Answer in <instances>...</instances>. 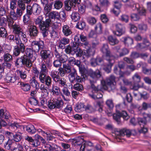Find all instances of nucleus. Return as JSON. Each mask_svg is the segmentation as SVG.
<instances>
[{
	"mask_svg": "<svg viewBox=\"0 0 151 151\" xmlns=\"http://www.w3.org/2000/svg\"><path fill=\"white\" fill-rule=\"evenodd\" d=\"M137 11L140 16H145V15L146 10L142 6H140Z\"/></svg>",
	"mask_w": 151,
	"mask_h": 151,
	"instance_id": "61",
	"label": "nucleus"
},
{
	"mask_svg": "<svg viewBox=\"0 0 151 151\" xmlns=\"http://www.w3.org/2000/svg\"><path fill=\"white\" fill-rule=\"evenodd\" d=\"M95 51L91 48L84 50V55L87 58L93 55L94 54Z\"/></svg>",
	"mask_w": 151,
	"mask_h": 151,
	"instance_id": "28",
	"label": "nucleus"
},
{
	"mask_svg": "<svg viewBox=\"0 0 151 151\" xmlns=\"http://www.w3.org/2000/svg\"><path fill=\"white\" fill-rule=\"evenodd\" d=\"M107 60L108 61L109 63L107 65H104L103 69L106 72L109 73L111 71V67L114 63L115 61L114 58L107 59Z\"/></svg>",
	"mask_w": 151,
	"mask_h": 151,
	"instance_id": "17",
	"label": "nucleus"
},
{
	"mask_svg": "<svg viewBox=\"0 0 151 151\" xmlns=\"http://www.w3.org/2000/svg\"><path fill=\"white\" fill-rule=\"evenodd\" d=\"M62 32L64 35L66 37L70 35L72 33L71 28L67 25L63 27Z\"/></svg>",
	"mask_w": 151,
	"mask_h": 151,
	"instance_id": "19",
	"label": "nucleus"
},
{
	"mask_svg": "<svg viewBox=\"0 0 151 151\" xmlns=\"http://www.w3.org/2000/svg\"><path fill=\"white\" fill-rule=\"evenodd\" d=\"M137 132L134 129L130 130L126 128L123 129L119 131H117L116 134L120 136H124L126 135L127 136L129 137L131 135H134Z\"/></svg>",
	"mask_w": 151,
	"mask_h": 151,
	"instance_id": "6",
	"label": "nucleus"
},
{
	"mask_svg": "<svg viewBox=\"0 0 151 151\" xmlns=\"http://www.w3.org/2000/svg\"><path fill=\"white\" fill-rule=\"evenodd\" d=\"M35 60H32V59L27 58L24 55L18 58L16 60V63L18 65H24L27 67L30 68L32 66V63Z\"/></svg>",
	"mask_w": 151,
	"mask_h": 151,
	"instance_id": "2",
	"label": "nucleus"
},
{
	"mask_svg": "<svg viewBox=\"0 0 151 151\" xmlns=\"http://www.w3.org/2000/svg\"><path fill=\"white\" fill-rule=\"evenodd\" d=\"M46 85L45 84H41L40 85V88L41 90V93H43L45 94H47L48 93L47 89L49 87L47 86H46Z\"/></svg>",
	"mask_w": 151,
	"mask_h": 151,
	"instance_id": "36",
	"label": "nucleus"
},
{
	"mask_svg": "<svg viewBox=\"0 0 151 151\" xmlns=\"http://www.w3.org/2000/svg\"><path fill=\"white\" fill-rule=\"evenodd\" d=\"M130 6L133 10H137V11L139 9L141 6L138 4H134L133 1H132Z\"/></svg>",
	"mask_w": 151,
	"mask_h": 151,
	"instance_id": "49",
	"label": "nucleus"
},
{
	"mask_svg": "<svg viewBox=\"0 0 151 151\" xmlns=\"http://www.w3.org/2000/svg\"><path fill=\"white\" fill-rule=\"evenodd\" d=\"M22 138V133L20 132H18L15 134L13 135V139L14 141L16 142L20 141Z\"/></svg>",
	"mask_w": 151,
	"mask_h": 151,
	"instance_id": "34",
	"label": "nucleus"
},
{
	"mask_svg": "<svg viewBox=\"0 0 151 151\" xmlns=\"http://www.w3.org/2000/svg\"><path fill=\"white\" fill-rule=\"evenodd\" d=\"M42 18L39 16L36 18L35 20V24H39L41 33L43 37L45 38L46 37L49 32V29L51 24L50 19H47L45 21H42Z\"/></svg>",
	"mask_w": 151,
	"mask_h": 151,
	"instance_id": "1",
	"label": "nucleus"
},
{
	"mask_svg": "<svg viewBox=\"0 0 151 151\" xmlns=\"http://www.w3.org/2000/svg\"><path fill=\"white\" fill-rule=\"evenodd\" d=\"M51 52L49 50H42L40 52V55L42 59L47 64H49L50 62V57Z\"/></svg>",
	"mask_w": 151,
	"mask_h": 151,
	"instance_id": "5",
	"label": "nucleus"
},
{
	"mask_svg": "<svg viewBox=\"0 0 151 151\" xmlns=\"http://www.w3.org/2000/svg\"><path fill=\"white\" fill-rule=\"evenodd\" d=\"M45 148L47 151H58L57 146L53 144H46L45 145Z\"/></svg>",
	"mask_w": 151,
	"mask_h": 151,
	"instance_id": "23",
	"label": "nucleus"
},
{
	"mask_svg": "<svg viewBox=\"0 0 151 151\" xmlns=\"http://www.w3.org/2000/svg\"><path fill=\"white\" fill-rule=\"evenodd\" d=\"M29 35L31 37H35L37 35L38 33L37 27L35 25H31L28 28Z\"/></svg>",
	"mask_w": 151,
	"mask_h": 151,
	"instance_id": "16",
	"label": "nucleus"
},
{
	"mask_svg": "<svg viewBox=\"0 0 151 151\" xmlns=\"http://www.w3.org/2000/svg\"><path fill=\"white\" fill-rule=\"evenodd\" d=\"M23 0H18L17 1V4L19 9L24 10L25 9V4Z\"/></svg>",
	"mask_w": 151,
	"mask_h": 151,
	"instance_id": "40",
	"label": "nucleus"
},
{
	"mask_svg": "<svg viewBox=\"0 0 151 151\" xmlns=\"http://www.w3.org/2000/svg\"><path fill=\"white\" fill-rule=\"evenodd\" d=\"M76 50L74 49L72 47H70L69 45L68 46L65 48V51L66 53L67 54H71L72 55L74 54V52Z\"/></svg>",
	"mask_w": 151,
	"mask_h": 151,
	"instance_id": "38",
	"label": "nucleus"
},
{
	"mask_svg": "<svg viewBox=\"0 0 151 151\" xmlns=\"http://www.w3.org/2000/svg\"><path fill=\"white\" fill-rule=\"evenodd\" d=\"M7 33L6 29L3 27L0 28V36L6 37L7 36Z\"/></svg>",
	"mask_w": 151,
	"mask_h": 151,
	"instance_id": "47",
	"label": "nucleus"
},
{
	"mask_svg": "<svg viewBox=\"0 0 151 151\" xmlns=\"http://www.w3.org/2000/svg\"><path fill=\"white\" fill-rule=\"evenodd\" d=\"M13 32L16 35L19 36L23 32L20 26L17 24L13 26Z\"/></svg>",
	"mask_w": 151,
	"mask_h": 151,
	"instance_id": "27",
	"label": "nucleus"
},
{
	"mask_svg": "<svg viewBox=\"0 0 151 151\" xmlns=\"http://www.w3.org/2000/svg\"><path fill=\"white\" fill-rule=\"evenodd\" d=\"M63 67L65 72L67 73H69L68 76L69 79H72L74 75L76 73V70L74 68H71L68 64H63Z\"/></svg>",
	"mask_w": 151,
	"mask_h": 151,
	"instance_id": "8",
	"label": "nucleus"
},
{
	"mask_svg": "<svg viewBox=\"0 0 151 151\" xmlns=\"http://www.w3.org/2000/svg\"><path fill=\"white\" fill-rule=\"evenodd\" d=\"M18 79V76L16 75L10 76L9 75H6V81L8 83H14Z\"/></svg>",
	"mask_w": 151,
	"mask_h": 151,
	"instance_id": "21",
	"label": "nucleus"
},
{
	"mask_svg": "<svg viewBox=\"0 0 151 151\" xmlns=\"http://www.w3.org/2000/svg\"><path fill=\"white\" fill-rule=\"evenodd\" d=\"M45 81V84L48 87H50L52 84V79L49 76H47Z\"/></svg>",
	"mask_w": 151,
	"mask_h": 151,
	"instance_id": "50",
	"label": "nucleus"
},
{
	"mask_svg": "<svg viewBox=\"0 0 151 151\" xmlns=\"http://www.w3.org/2000/svg\"><path fill=\"white\" fill-rule=\"evenodd\" d=\"M101 51L104 54H105L106 57H108V59L114 58V57L111 54L108 45L106 44L103 45L101 49Z\"/></svg>",
	"mask_w": 151,
	"mask_h": 151,
	"instance_id": "10",
	"label": "nucleus"
},
{
	"mask_svg": "<svg viewBox=\"0 0 151 151\" xmlns=\"http://www.w3.org/2000/svg\"><path fill=\"white\" fill-rule=\"evenodd\" d=\"M15 40V42L17 45L15 47L18 48L20 50V51L21 52V53L24 52L25 50V46L24 44L22 42L20 37H16Z\"/></svg>",
	"mask_w": 151,
	"mask_h": 151,
	"instance_id": "14",
	"label": "nucleus"
},
{
	"mask_svg": "<svg viewBox=\"0 0 151 151\" xmlns=\"http://www.w3.org/2000/svg\"><path fill=\"white\" fill-rule=\"evenodd\" d=\"M68 58V56L65 54H63L61 55L58 59L62 63L66 62Z\"/></svg>",
	"mask_w": 151,
	"mask_h": 151,
	"instance_id": "63",
	"label": "nucleus"
},
{
	"mask_svg": "<svg viewBox=\"0 0 151 151\" xmlns=\"http://www.w3.org/2000/svg\"><path fill=\"white\" fill-rule=\"evenodd\" d=\"M40 70L41 71L40 73H46L48 71L47 67L44 63L41 64Z\"/></svg>",
	"mask_w": 151,
	"mask_h": 151,
	"instance_id": "55",
	"label": "nucleus"
},
{
	"mask_svg": "<svg viewBox=\"0 0 151 151\" xmlns=\"http://www.w3.org/2000/svg\"><path fill=\"white\" fill-rule=\"evenodd\" d=\"M129 52V50L126 47H123L121 49L119 53V56L121 57L128 54Z\"/></svg>",
	"mask_w": 151,
	"mask_h": 151,
	"instance_id": "35",
	"label": "nucleus"
},
{
	"mask_svg": "<svg viewBox=\"0 0 151 151\" xmlns=\"http://www.w3.org/2000/svg\"><path fill=\"white\" fill-rule=\"evenodd\" d=\"M3 57L4 60L6 62H10L12 60V56L8 53H5Z\"/></svg>",
	"mask_w": 151,
	"mask_h": 151,
	"instance_id": "48",
	"label": "nucleus"
},
{
	"mask_svg": "<svg viewBox=\"0 0 151 151\" xmlns=\"http://www.w3.org/2000/svg\"><path fill=\"white\" fill-rule=\"evenodd\" d=\"M51 6H50L48 4L45 6L44 9V14L45 15L46 17H48L50 14V11L51 10Z\"/></svg>",
	"mask_w": 151,
	"mask_h": 151,
	"instance_id": "32",
	"label": "nucleus"
},
{
	"mask_svg": "<svg viewBox=\"0 0 151 151\" xmlns=\"http://www.w3.org/2000/svg\"><path fill=\"white\" fill-rule=\"evenodd\" d=\"M89 75L91 78L94 80L93 81L92 80H91L93 82H96V80L100 78L101 76V72L98 69L96 70L95 71L91 70L89 73Z\"/></svg>",
	"mask_w": 151,
	"mask_h": 151,
	"instance_id": "11",
	"label": "nucleus"
},
{
	"mask_svg": "<svg viewBox=\"0 0 151 151\" xmlns=\"http://www.w3.org/2000/svg\"><path fill=\"white\" fill-rule=\"evenodd\" d=\"M86 77V75L85 74H81V76L78 75L76 70V73L74 75L73 78H72V79H69V80L71 83H73L75 81L80 83L84 81Z\"/></svg>",
	"mask_w": 151,
	"mask_h": 151,
	"instance_id": "9",
	"label": "nucleus"
},
{
	"mask_svg": "<svg viewBox=\"0 0 151 151\" xmlns=\"http://www.w3.org/2000/svg\"><path fill=\"white\" fill-rule=\"evenodd\" d=\"M46 76L45 73H39V78L41 82L42 83H44Z\"/></svg>",
	"mask_w": 151,
	"mask_h": 151,
	"instance_id": "60",
	"label": "nucleus"
},
{
	"mask_svg": "<svg viewBox=\"0 0 151 151\" xmlns=\"http://www.w3.org/2000/svg\"><path fill=\"white\" fill-rule=\"evenodd\" d=\"M20 127L21 128H22L24 129H25L26 131L30 134H34L36 132V130L34 126L31 124L22 126Z\"/></svg>",
	"mask_w": 151,
	"mask_h": 151,
	"instance_id": "18",
	"label": "nucleus"
},
{
	"mask_svg": "<svg viewBox=\"0 0 151 151\" xmlns=\"http://www.w3.org/2000/svg\"><path fill=\"white\" fill-rule=\"evenodd\" d=\"M71 18L74 22H76L80 19L79 14L76 12L73 13L71 14Z\"/></svg>",
	"mask_w": 151,
	"mask_h": 151,
	"instance_id": "52",
	"label": "nucleus"
},
{
	"mask_svg": "<svg viewBox=\"0 0 151 151\" xmlns=\"http://www.w3.org/2000/svg\"><path fill=\"white\" fill-rule=\"evenodd\" d=\"M150 43L149 41L146 39H145L143 42L142 43H138L137 45V47L139 49H143L146 48L149 46Z\"/></svg>",
	"mask_w": 151,
	"mask_h": 151,
	"instance_id": "22",
	"label": "nucleus"
},
{
	"mask_svg": "<svg viewBox=\"0 0 151 151\" xmlns=\"http://www.w3.org/2000/svg\"><path fill=\"white\" fill-rule=\"evenodd\" d=\"M115 77L113 75H111L106 80V83L108 86L114 85L115 83Z\"/></svg>",
	"mask_w": 151,
	"mask_h": 151,
	"instance_id": "30",
	"label": "nucleus"
},
{
	"mask_svg": "<svg viewBox=\"0 0 151 151\" xmlns=\"http://www.w3.org/2000/svg\"><path fill=\"white\" fill-rule=\"evenodd\" d=\"M84 106L83 104L81 103H78L76 104L75 110L76 112H80L84 109Z\"/></svg>",
	"mask_w": 151,
	"mask_h": 151,
	"instance_id": "37",
	"label": "nucleus"
},
{
	"mask_svg": "<svg viewBox=\"0 0 151 151\" xmlns=\"http://www.w3.org/2000/svg\"><path fill=\"white\" fill-rule=\"evenodd\" d=\"M32 47L34 51L38 52L40 50H42L45 48L44 42L42 41H33L32 42Z\"/></svg>",
	"mask_w": 151,
	"mask_h": 151,
	"instance_id": "4",
	"label": "nucleus"
},
{
	"mask_svg": "<svg viewBox=\"0 0 151 151\" xmlns=\"http://www.w3.org/2000/svg\"><path fill=\"white\" fill-rule=\"evenodd\" d=\"M63 5V3L60 1L56 0L54 4L55 8L57 9H59L61 8Z\"/></svg>",
	"mask_w": 151,
	"mask_h": 151,
	"instance_id": "51",
	"label": "nucleus"
},
{
	"mask_svg": "<svg viewBox=\"0 0 151 151\" xmlns=\"http://www.w3.org/2000/svg\"><path fill=\"white\" fill-rule=\"evenodd\" d=\"M119 20L122 22L127 23L129 22V17L127 15L125 14H122L120 16Z\"/></svg>",
	"mask_w": 151,
	"mask_h": 151,
	"instance_id": "45",
	"label": "nucleus"
},
{
	"mask_svg": "<svg viewBox=\"0 0 151 151\" xmlns=\"http://www.w3.org/2000/svg\"><path fill=\"white\" fill-rule=\"evenodd\" d=\"M17 75L22 78L24 79L26 78L27 75L26 72L22 70H17L16 71Z\"/></svg>",
	"mask_w": 151,
	"mask_h": 151,
	"instance_id": "43",
	"label": "nucleus"
},
{
	"mask_svg": "<svg viewBox=\"0 0 151 151\" xmlns=\"http://www.w3.org/2000/svg\"><path fill=\"white\" fill-rule=\"evenodd\" d=\"M69 40L65 37H63L61 39L59 42V46L61 49H63L65 47V45L68 43Z\"/></svg>",
	"mask_w": 151,
	"mask_h": 151,
	"instance_id": "25",
	"label": "nucleus"
},
{
	"mask_svg": "<svg viewBox=\"0 0 151 151\" xmlns=\"http://www.w3.org/2000/svg\"><path fill=\"white\" fill-rule=\"evenodd\" d=\"M150 105V104L147 103L145 102H143L142 104V108L139 107L138 109L139 110H147L148 108H149Z\"/></svg>",
	"mask_w": 151,
	"mask_h": 151,
	"instance_id": "56",
	"label": "nucleus"
},
{
	"mask_svg": "<svg viewBox=\"0 0 151 151\" xmlns=\"http://www.w3.org/2000/svg\"><path fill=\"white\" fill-rule=\"evenodd\" d=\"M83 139L79 138L73 139L72 141V143L76 146H81L80 147V151H83L85 150V146L83 144Z\"/></svg>",
	"mask_w": 151,
	"mask_h": 151,
	"instance_id": "12",
	"label": "nucleus"
},
{
	"mask_svg": "<svg viewBox=\"0 0 151 151\" xmlns=\"http://www.w3.org/2000/svg\"><path fill=\"white\" fill-rule=\"evenodd\" d=\"M98 60L100 62H102V59L99 57H97L96 58L92 59L91 60V64L93 66H96L97 65L96 60Z\"/></svg>",
	"mask_w": 151,
	"mask_h": 151,
	"instance_id": "42",
	"label": "nucleus"
},
{
	"mask_svg": "<svg viewBox=\"0 0 151 151\" xmlns=\"http://www.w3.org/2000/svg\"><path fill=\"white\" fill-rule=\"evenodd\" d=\"M122 39L124 44L127 46L131 45L133 43V39L129 37H123Z\"/></svg>",
	"mask_w": 151,
	"mask_h": 151,
	"instance_id": "26",
	"label": "nucleus"
},
{
	"mask_svg": "<svg viewBox=\"0 0 151 151\" xmlns=\"http://www.w3.org/2000/svg\"><path fill=\"white\" fill-rule=\"evenodd\" d=\"M86 24L84 22L81 21L78 22L76 25V27L80 29H83L85 27Z\"/></svg>",
	"mask_w": 151,
	"mask_h": 151,
	"instance_id": "57",
	"label": "nucleus"
},
{
	"mask_svg": "<svg viewBox=\"0 0 151 151\" xmlns=\"http://www.w3.org/2000/svg\"><path fill=\"white\" fill-rule=\"evenodd\" d=\"M33 50L32 49L30 48H27L26 50V54L27 56L29 58L32 59V60H35L36 58L33 55Z\"/></svg>",
	"mask_w": 151,
	"mask_h": 151,
	"instance_id": "24",
	"label": "nucleus"
},
{
	"mask_svg": "<svg viewBox=\"0 0 151 151\" xmlns=\"http://www.w3.org/2000/svg\"><path fill=\"white\" fill-rule=\"evenodd\" d=\"M52 90L53 93L54 95L58 96L60 93V91L59 88L56 86L52 87Z\"/></svg>",
	"mask_w": 151,
	"mask_h": 151,
	"instance_id": "53",
	"label": "nucleus"
},
{
	"mask_svg": "<svg viewBox=\"0 0 151 151\" xmlns=\"http://www.w3.org/2000/svg\"><path fill=\"white\" fill-rule=\"evenodd\" d=\"M9 125L12 128L14 129V130H17L18 128H21L20 127L22 126H20L18 123L16 122L13 123H9Z\"/></svg>",
	"mask_w": 151,
	"mask_h": 151,
	"instance_id": "46",
	"label": "nucleus"
},
{
	"mask_svg": "<svg viewBox=\"0 0 151 151\" xmlns=\"http://www.w3.org/2000/svg\"><path fill=\"white\" fill-rule=\"evenodd\" d=\"M57 71H52L51 72L50 74V76L55 82L58 81V79L60 77L57 74Z\"/></svg>",
	"mask_w": 151,
	"mask_h": 151,
	"instance_id": "44",
	"label": "nucleus"
},
{
	"mask_svg": "<svg viewBox=\"0 0 151 151\" xmlns=\"http://www.w3.org/2000/svg\"><path fill=\"white\" fill-rule=\"evenodd\" d=\"M90 81L91 84V87L93 89L92 92L93 93H96L101 90L100 88L99 87V86H98L97 87L93 83V82H92V80H91V79L90 80Z\"/></svg>",
	"mask_w": 151,
	"mask_h": 151,
	"instance_id": "39",
	"label": "nucleus"
},
{
	"mask_svg": "<svg viewBox=\"0 0 151 151\" xmlns=\"http://www.w3.org/2000/svg\"><path fill=\"white\" fill-rule=\"evenodd\" d=\"M81 2V0H66L65 1V9L67 11L70 10L72 7H75L76 4H79Z\"/></svg>",
	"mask_w": 151,
	"mask_h": 151,
	"instance_id": "7",
	"label": "nucleus"
},
{
	"mask_svg": "<svg viewBox=\"0 0 151 151\" xmlns=\"http://www.w3.org/2000/svg\"><path fill=\"white\" fill-rule=\"evenodd\" d=\"M130 57L133 59H135L140 57V54L136 52H132L131 53Z\"/></svg>",
	"mask_w": 151,
	"mask_h": 151,
	"instance_id": "64",
	"label": "nucleus"
},
{
	"mask_svg": "<svg viewBox=\"0 0 151 151\" xmlns=\"http://www.w3.org/2000/svg\"><path fill=\"white\" fill-rule=\"evenodd\" d=\"M33 14L35 15L39 14L41 12V8L40 6L37 4H34L32 5Z\"/></svg>",
	"mask_w": 151,
	"mask_h": 151,
	"instance_id": "20",
	"label": "nucleus"
},
{
	"mask_svg": "<svg viewBox=\"0 0 151 151\" xmlns=\"http://www.w3.org/2000/svg\"><path fill=\"white\" fill-rule=\"evenodd\" d=\"M108 39L109 43L111 45H115L119 43V41L116 38L112 36H109Z\"/></svg>",
	"mask_w": 151,
	"mask_h": 151,
	"instance_id": "29",
	"label": "nucleus"
},
{
	"mask_svg": "<svg viewBox=\"0 0 151 151\" xmlns=\"http://www.w3.org/2000/svg\"><path fill=\"white\" fill-rule=\"evenodd\" d=\"M48 18L50 19L51 18L52 19H54V21L56 23H60V15L56 12H51Z\"/></svg>",
	"mask_w": 151,
	"mask_h": 151,
	"instance_id": "15",
	"label": "nucleus"
},
{
	"mask_svg": "<svg viewBox=\"0 0 151 151\" xmlns=\"http://www.w3.org/2000/svg\"><path fill=\"white\" fill-rule=\"evenodd\" d=\"M35 77H33L32 79L30 81L31 85L34 87H37V86H39V84L35 79Z\"/></svg>",
	"mask_w": 151,
	"mask_h": 151,
	"instance_id": "54",
	"label": "nucleus"
},
{
	"mask_svg": "<svg viewBox=\"0 0 151 151\" xmlns=\"http://www.w3.org/2000/svg\"><path fill=\"white\" fill-rule=\"evenodd\" d=\"M134 84H138L140 82L141 77L137 73H135L132 78Z\"/></svg>",
	"mask_w": 151,
	"mask_h": 151,
	"instance_id": "33",
	"label": "nucleus"
},
{
	"mask_svg": "<svg viewBox=\"0 0 151 151\" xmlns=\"http://www.w3.org/2000/svg\"><path fill=\"white\" fill-rule=\"evenodd\" d=\"M55 105V108H59L62 107L63 104V102L62 100H54V103Z\"/></svg>",
	"mask_w": 151,
	"mask_h": 151,
	"instance_id": "41",
	"label": "nucleus"
},
{
	"mask_svg": "<svg viewBox=\"0 0 151 151\" xmlns=\"http://www.w3.org/2000/svg\"><path fill=\"white\" fill-rule=\"evenodd\" d=\"M116 31H113L114 34L117 36H120L125 32L124 27L120 24H118L116 25Z\"/></svg>",
	"mask_w": 151,
	"mask_h": 151,
	"instance_id": "13",
	"label": "nucleus"
},
{
	"mask_svg": "<svg viewBox=\"0 0 151 151\" xmlns=\"http://www.w3.org/2000/svg\"><path fill=\"white\" fill-rule=\"evenodd\" d=\"M113 119L118 122H120L121 117H122L124 119L126 120H127L129 118L127 113L125 111H122L121 112L117 111L116 113L113 114Z\"/></svg>",
	"mask_w": 151,
	"mask_h": 151,
	"instance_id": "3",
	"label": "nucleus"
},
{
	"mask_svg": "<svg viewBox=\"0 0 151 151\" xmlns=\"http://www.w3.org/2000/svg\"><path fill=\"white\" fill-rule=\"evenodd\" d=\"M33 13V11L32 10V6H31L30 5H28L26 7V14H27L30 16L32 13Z\"/></svg>",
	"mask_w": 151,
	"mask_h": 151,
	"instance_id": "62",
	"label": "nucleus"
},
{
	"mask_svg": "<svg viewBox=\"0 0 151 151\" xmlns=\"http://www.w3.org/2000/svg\"><path fill=\"white\" fill-rule=\"evenodd\" d=\"M73 88L74 89L78 91H82L83 89V86L78 83L74 84L73 86Z\"/></svg>",
	"mask_w": 151,
	"mask_h": 151,
	"instance_id": "59",
	"label": "nucleus"
},
{
	"mask_svg": "<svg viewBox=\"0 0 151 151\" xmlns=\"http://www.w3.org/2000/svg\"><path fill=\"white\" fill-rule=\"evenodd\" d=\"M56 82H58L59 86L60 87H64L67 86L66 84V80L63 78H60L59 77Z\"/></svg>",
	"mask_w": 151,
	"mask_h": 151,
	"instance_id": "31",
	"label": "nucleus"
},
{
	"mask_svg": "<svg viewBox=\"0 0 151 151\" xmlns=\"http://www.w3.org/2000/svg\"><path fill=\"white\" fill-rule=\"evenodd\" d=\"M70 88L66 87H64L62 89V92L63 94L67 96H70V92L69 91Z\"/></svg>",
	"mask_w": 151,
	"mask_h": 151,
	"instance_id": "58",
	"label": "nucleus"
}]
</instances>
